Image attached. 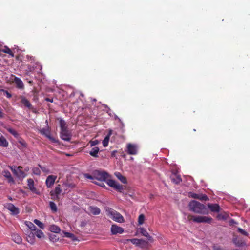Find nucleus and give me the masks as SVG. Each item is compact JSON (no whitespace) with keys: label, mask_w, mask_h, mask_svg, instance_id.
I'll return each mask as SVG.
<instances>
[{"label":"nucleus","mask_w":250,"mask_h":250,"mask_svg":"<svg viewBox=\"0 0 250 250\" xmlns=\"http://www.w3.org/2000/svg\"><path fill=\"white\" fill-rule=\"evenodd\" d=\"M95 179L100 181H105L111 187L114 188L117 191L122 192L124 190V186L119 184L115 181L111 179H108L109 174L104 171L94 170L93 173Z\"/></svg>","instance_id":"obj_1"},{"label":"nucleus","mask_w":250,"mask_h":250,"mask_svg":"<svg viewBox=\"0 0 250 250\" xmlns=\"http://www.w3.org/2000/svg\"><path fill=\"white\" fill-rule=\"evenodd\" d=\"M189 207L190 210L196 213L205 214L208 213L206 206L195 200L190 202Z\"/></svg>","instance_id":"obj_2"},{"label":"nucleus","mask_w":250,"mask_h":250,"mask_svg":"<svg viewBox=\"0 0 250 250\" xmlns=\"http://www.w3.org/2000/svg\"><path fill=\"white\" fill-rule=\"evenodd\" d=\"M107 215L116 222L123 223L125 221L123 216L120 213L112 208L107 210Z\"/></svg>","instance_id":"obj_3"},{"label":"nucleus","mask_w":250,"mask_h":250,"mask_svg":"<svg viewBox=\"0 0 250 250\" xmlns=\"http://www.w3.org/2000/svg\"><path fill=\"white\" fill-rule=\"evenodd\" d=\"M189 221L193 220L196 223H207L210 224L212 220V218L208 216H194L191 215H189L188 217Z\"/></svg>","instance_id":"obj_4"},{"label":"nucleus","mask_w":250,"mask_h":250,"mask_svg":"<svg viewBox=\"0 0 250 250\" xmlns=\"http://www.w3.org/2000/svg\"><path fill=\"white\" fill-rule=\"evenodd\" d=\"M9 167L10 168L13 173L19 178H24L27 176L25 172L22 170L23 167L21 166H18L16 168H15V167H13V166H9Z\"/></svg>","instance_id":"obj_5"},{"label":"nucleus","mask_w":250,"mask_h":250,"mask_svg":"<svg viewBox=\"0 0 250 250\" xmlns=\"http://www.w3.org/2000/svg\"><path fill=\"white\" fill-rule=\"evenodd\" d=\"M60 137L62 140L66 141H70L72 137V134L71 132L68 129L60 131Z\"/></svg>","instance_id":"obj_6"},{"label":"nucleus","mask_w":250,"mask_h":250,"mask_svg":"<svg viewBox=\"0 0 250 250\" xmlns=\"http://www.w3.org/2000/svg\"><path fill=\"white\" fill-rule=\"evenodd\" d=\"M189 197L194 199H199L201 201L209 200L208 197L206 195L203 194H197L191 192L189 193Z\"/></svg>","instance_id":"obj_7"},{"label":"nucleus","mask_w":250,"mask_h":250,"mask_svg":"<svg viewBox=\"0 0 250 250\" xmlns=\"http://www.w3.org/2000/svg\"><path fill=\"white\" fill-rule=\"evenodd\" d=\"M57 178V176L53 175H49L45 181V184L48 188H51L54 185L55 180Z\"/></svg>","instance_id":"obj_8"},{"label":"nucleus","mask_w":250,"mask_h":250,"mask_svg":"<svg viewBox=\"0 0 250 250\" xmlns=\"http://www.w3.org/2000/svg\"><path fill=\"white\" fill-rule=\"evenodd\" d=\"M127 152L130 155H136L137 153V148L135 145L128 144L127 145Z\"/></svg>","instance_id":"obj_9"},{"label":"nucleus","mask_w":250,"mask_h":250,"mask_svg":"<svg viewBox=\"0 0 250 250\" xmlns=\"http://www.w3.org/2000/svg\"><path fill=\"white\" fill-rule=\"evenodd\" d=\"M111 231L112 234L115 235L118 233L122 234L124 232V229L116 225H112L111 228Z\"/></svg>","instance_id":"obj_10"},{"label":"nucleus","mask_w":250,"mask_h":250,"mask_svg":"<svg viewBox=\"0 0 250 250\" xmlns=\"http://www.w3.org/2000/svg\"><path fill=\"white\" fill-rule=\"evenodd\" d=\"M62 190L61 188L60 185H58L55 188L54 191H51L50 192V195L54 199L55 198H58V195L60 194Z\"/></svg>","instance_id":"obj_11"},{"label":"nucleus","mask_w":250,"mask_h":250,"mask_svg":"<svg viewBox=\"0 0 250 250\" xmlns=\"http://www.w3.org/2000/svg\"><path fill=\"white\" fill-rule=\"evenodd\" d=\"M6 208L11 212V214L13 215H17L19 213V208L16 207L13 204H8L6 206Z\"/></svg>","instance_id":"obj_12"},{"label":"nucleus","mask_w":250,"mask_h":250,"mask_svg":"<svg viewBox=\"0 0 250 250\" xmlns=\"http://www.w3.org/2000/svg\"><path fill=\"white\" fill-rule=\"evenodd\" d=\"M14 77L13 83L16 84V87L20 89H23L24 84L21 79L15 76H14Z\"/></svg>","instance_id":"obj_13"},{"label":"nucleus","mask_w":250,"mask_h":250,"mask_svg":"<svg viewBox=\"0 0 250 250\" xmlns=\"http://www.w3.org/2000/svg\"><path fill=\"white\" fill-rule=\"evenodd\" d=\"M232 241L237 247H242L245 245L244 241L242 238H239L238 236H234L233 238Z\"/></svg>","instance_id":"obj_14"},{"label":"nucleus","mask_w":250,"mask_h":250,"mask_svg":"<svg viewBox=\"0 0 250 250\" xmlns=\"http://www.w3.org/2000/svg\"><path fill=\"white\" fill-rule=\"evenodd\" d=\"M88 210L91 214L94 215H99L101 212L100 208L95 206L88 207Z\"/></svg>","instance_id":"obj_15"},{"label":"nucleus","mask_w":250,"mask_h":250,"mask_svg":"<svg viewBox=\"0 0 250 250\" xmlns=\"http://www.w3.org/2000/svg\"><path fill=\"white\" fill-rule=\"evenodd\" d=\"M21 99V103L23 104L25 107H27L29 109H32V106L29 102V101L24 96H21L20 97Z\"/></svg>","instance_id":"obj_16"},{"label":"nucleus","mask_w":250,"mask_h":250,"mask_svg":"<svg viewBox=\"0 0 250 250\" xmlns=\"http://www.w3.org/2000/svg\"><path fill=\"white\" fill-rule=\"evenodd\" d=\"M28 186L29 189L33 193H37V189L34 187V181L31 179L29 178L27 180Z\"/></svg>","instance_id":"obj_17"},{"label":"nucleus","mask_w":250,"mask_h":250,"mask_svg":"<svg viewBox=\"0 0 250 250\" xmlns=\"http://www.w3.org/2000/svg\"><path fill=\"white\" fill-rule=\"evenodd\" d=\"M208 207L210 210L213 212H219L220 211V206L217 204H208Z\"/></svg>","instance_id":"obj_18"},{"label":"nucleus","mask_w":250,"mask_h":250,"mask_svg":"<svg viewBox=\"0 0 250 250\" xmlns=\"http://www.w3.org/2000/svg\"><path fill=\"white\" fill-rule=\"evenodd\" d=\"M62 187L65 191H67L69 189H73L76 187V185L73 183L68 182H63Z\"/></svg>","instance_id":"obj_19"},{"label":"nucleus","mask_w":250,"mask_h":250,"mask_svg":"<svg viewBox=\"0 0 250 250\" xmlns=\"http://www.w3.org/2000/svg\"><path fill=\"white\" fill-rule=\"evenodd\" d=\"M57 120L59 122V125L61 129L60 131L68 129V125L65 121L63 119L61 118H59L57 119Z\"/></svg>","instance_id":"obj_20"},{"label":"nucleus","mask_w":250,"mask_h":250,"mask_svg":"<svg viewBox=\"0 0 250 250\" xmlns=\"http://www.w3.org/2000/svg\"><path fill=\"white\" fill-rule=\"evenodd\" d=\"M2 174L4 176V177L7 179L8 182L9 183H11L14 182L13 178L12 177L10 172L8 170H4L2 171Z\"/></svg>","instance_id":"obj_21"},{"label":"nucleus","mask_w":250,"mask_h":250,"mask_svg":"<svg viewBox=\"0 0 250 250\" xmlns=\"http://www.w3.org/2000/svg\"><path fill=\"white\" fill-rule=\"evenodd\" d=\"M127 241L129 242H131L133 244H134L136 246H139L140 245V244H145L146 243V241L145 240H142V239H137V238H133V239H127L126 240Z\"/></svg>","instance_id":"obj_22"},{"label":"nucleus","mask_w":250,"mask_h":250,"mask_svg":"<svg viewBox=\"0 0 250 250\" xmlns=\"http://www.w3.org/2000/svg\"><path fill=\"white\" fill-rule=\"evenodd\" d=\"M115 176L119 180H120L123 183L126 184L127 183V180L126 178L122 175V174L119 172H116L114 173Z\"/></svg>","instance_id":"obj_23"},{"label":"nucleus","mask_w":250,"mask_h":250,"mask_svg":"<svg viewBox=\"0 0 250 250\" xmlns=\"http://www.w3.org/2000/svg\"><path fill=\"white\" fill-rule=\"evenodd\" d=\"M8 142L5 137L0 133V146L2 147H7Z\"/></svg>","instance_id":"obj_24"},{"label":"nucleus","mask_w":250,"mask_h":250,"mask_svg":"<svg viewBox=\"0 0 250 250\" xmlns=\"http://www.w3.org/2000/svg\"><path fill=\"white\" fill-rule=\"evenodd\" d=\"M12 240L17 244H20L22 242L21 237L17 233H14L12 235Z\"/></svg>","instance_id":"obj_25"},{"label":"nucleus","mask_w":250,"mask_h":250,"mask_svg":"<svg viewBox=\"0 0 250 250\" xmlns=\"http://www.w3.org/2000/svg\"><path fill=\"white\" fill-rule=\"evenodd\" d=\"M172 181L175 183L178 184L182 181L181 178L179 175L174 174L171 176Z\"/></svg>","instance_id":"obj_26"},{"label":"nucleus","mask_w":250,"mask_h":250,"mask_svg":"<svg viewBox=\"0 0 250 250\" xmlns=\"http://www.w3.org/2000/svg\"><path fill=\"white\" fill-rule=\"evenodd\" d=\"M49 230L52 232L58 233L60 232V228L57 225H52L49 227Z\"/></svg>","instance_id":"obj_27"},{"label":"nucleus","mask_w":250,"mask_h":250,"mask_svg":"<svg viewBox=\"0 0 250 250\" xmlns=\"http://www.w3.org/2000/svg\"><path fill=\"white\" fill-rule=\"evenodd\" d=\"M99 151V148L98 147H94L92 148L89 152V154L94 157H98V153Z\"/></svg>","instance_id":"obj_28"},{"label":"nucleus","mask_w":250,"mask_h":250,"mask_svg":"<svg viewBox=\"0 0 250 250\" xmlns=\"http://www.w3.org/2000/svg\"><path fill=\"white\" fill-rule=\"evenodd\" d=\"M0 51L3 53L8 54L12 57H13L14 56V53L12 52L11 49L6 46H4V48L1 49Z\"/></svg>","instance_id":"obj_29"},{"label":"nucleus","mask_w":250,"mask_h":250,"mask_svg":"<svg viewBox=\"0 0 250 250\" xmlns=\"http://www.w3.org/2000/svg\"><path fill=\"white\" fill-rule=\"evenodd\" d=\"M34 235H36L37 237L39 238H41L44 236L43 233L41 230H39L37 229H36V230H34V233H33Z\"/></svg>","instance_id":"obj_30"},{"label":"nucleus","mask_w":250,"mask_h":250,"mask_svg":"<svg viewBox=\"0 0 250 250\" xmlns=\"http://www.w3.org/2000/svg\"><path fill=\"white\" fill-rule=\"evenodd\" d=\"M26 225L31 230L34 231L36 230L37 229L35 225L30 221H26L25 222Z\"/></svg>","instance_id":"obj_31"},{"label":"nucleus","mask_w":250,"mask_h":250,"mask_svg":"<svg viewBox=\"0 0 250 250\" xmlns=\"http://www.w3.org/2000/svg\"><path fill=\"white\" fill-rule=\"evenodd\" d=\"M112 131L110 130L109 131V134L108 136H107L104 140L103 141V145L104 147H106L108 146V141H109V136L111 135Z\"/></svg>","instance_id":"obj_32"},{"label":"nucleus","mask_w":250,"mask_h":250,"mask_svg":"<svg viewBox=\"0 0 250 250\" xmlns=\"http://www.w3.org/2000/svg\"><path fill=\"white\" fill-rule=\"evenodd\" d=\"M40 132L42 135H44L47 138H48V136H50V135L49 130L45 128H42L41 129Z\"/></svg>","instance_id":"obj_33"},{"label":"nucleus","mask_w":250,"mask_h":250,"mask_svg":"<svg viewBox=\"0 0 250 250\" xmlns=\"http://www.w3.org/2000/svg\"><path fill=\"white\" fill-rule=\"evenodd\" d=\"M6 130L8 132L13 135L15 137H18V136H19V134L17 132V131L11 128H7Z\"/></svg>","instance_id":"obj_34"},{"label":"nucleus","mask_w":250,"mask_h":250,"mask_svg":"<svg viewBox=\"0 0 250 250\" xmlns=\"http://www.w3.org/2000/svg\"><path fill=\"white\" fill-rule=\"evenodd\" d=\"M49 207L51 208V209L53 211V212H56L57 210V207H56V205L55 204V203L52 201H50L49 202Z\"/></svg>","instance_id":"obj_35"},{"label":"nucleus","mask_w":250,"mask_h":250,"mask_svg":"<svg viewBox=\"0 0 250 250\" xmlns=\"http://www.w3.org/2000/svg\"><path fill=\"white\" fill-rule=\"evenodd\" d=\"M30 234H31V236H30V235H29L27 237V240L29 243L32 244L34 243V235L33 233H31Z\"/></svg>","instance_id":"obj_36"},{"label":"nucleus","mask_w":250,"mask_h":250,"mask_svg":"<svg viewBox=\"0 0 250 250\" xmlns=\"http://www.w3.org/2000/svg\"><path fill=\"white\" fill-rule=\"evenodd\" d=\"M33 173L36 175H40L41 174V170L40 168L35 167L32 169Z\"/></svg>","instance_id":"obj_37"},{"label":"nucleus","mask_w":250,"mask_h":250,"mask_svg":"<svg viewBox=\"0 0 250 250\" xmlns=\"http://www.w3.org/2000/svg\"><path fill=\"white\" fill-rule=\"evenodd\" d=\"M145 220V216L144 214H142L139 216L138 217V224L139 225H142L144 223Z\"/></svg>","instance_id":"obj_38"},{"label":"nucleus","mask_w":250,"mask_h":250,"mask_svg":"<svg viewBox=\"0 0 250 250\" xmlns=\"http://www.w3.org/2000/svg\"><path fill=\"white\" fill-rule=\"evenodd\" d=\"M34 222L38 225L41 229H43L44 228V225L40 221H39L38 219H35L34 220Z\"/></svg>","instance_id":"obj_39"},{"label":"nucleus","mask_w":250,"mask_h":250,"mask_svg":"<svg viewBox=\"0 0 250 250\" xmlns=\"http://www.w3.org/2000/svg\"><path fill=\"white\" fill-rule=\"evenodd\" d=\"M140 233L141 234L145 237L148 236L149 233L147 232L146 229L144 228L140 229Z\"/></svg>","instance_id":"obj_40"},{"label":"nucleus","mask_w":250,"mask_h":250,"mask_svg":"<svg viewBox=\"0 0 250 250\" xmlns=\"http://www.w3.org/2000/svg\"><path fill=\"white\" fill-rule=\"evenodd\" d=\"M238 231L244 236H247L248 235V233L240 228H238Z\"/></svg>","instance_id":"obj_41"},{"label":"nucleus","mask_w":250,"mask_h":250,"mask_svg":"<svg viewBox=\"0 0 250 250\" xmlns=\"http://www.w3.org/2000/svg\"><path fill=\"white\" fill-rule=\"evenodd\" d=\"M39 166L40 168L41 169V170L44 173H48L49 172V170L48 168H47L45 167L41 166V165H39Z\"/></svg>","instance_id":"obj_42"},{"label":"nucleus","mask_w":250,"mask_h":250,"mask_svg":"<svg viewBox=\"0 0 250 250\" xmlns=\"http://www.w3.org/2000/svg\"><path fill=\"white\" fill-rule=\"evenodd\" d=\"M50 240L53 242H56L58 240L59 238L56 236L55 234L50 235L49 236Z\"/></svg>","instance_id":"obj_43"},{"label":"nucleus","mask_w":250,"mask_h":250,"mask_svg":"<svg viewBox=\"0 0 250 250\" xmlns=\"http://www.w3.org/2000/svg\"><path fill=\"white\" fill-rule=\"evenodd\" d=\"M84 177L86 178L91 179V180H94L95 179V177H94V174H92V175H90L88 173H85L83 174Z\"/></svg>","instance_id":"obj_44"},{"label":"nucleus","mask_w":250,"mask_h":250,"mask_svg":"<svg viewBox=\"0 0 250 250\" xmlns=\"http://www.w3.org/2000/svg\"><path fill=\"white\" fill-rule=\"evenodd\" d=\"M48 139L50 141H51L52 142L54 143H58L59 142L58 139L53 138L50 135V136H48Z\"/></svg>","instance_id":"obj_45"},{"label":"nucleus","mask_w":250,"mask_h":250,"mask_svg":"<svg viewBox=\"0 0 250 250\" xmlns=\"http://www.w3.org/2000/svg\"><path fill=\"white\" fill-rule=\"evenodd\" d=\"M64 235L65 237H68V238H73V237H74V235L73 234L69 233V232H65L64 233Z\"/></svg>","instance_id":"obj_46"},{"label":"nucleus","mask_w":250,"mask_h":250,"mask_svg":"<svg viewBox=\"0 0 250 250\" xmlns=\"http://www.w3.org/2000/svg\"><path fill=\"white\" fill-rule=\"evenodd\" d=\"M89 144L91 146H94L98 144V141L97 140L90 141Z\"/></svg>","instance_id":"obj_47"},{"label":"nucleus","mask_w":250,"mask_h":250,"mask_svg":"<svg viewBox=\"0 0 250 250\" xmlns=\"http://www.w3.org/2000/svg\"><path fill=\"white\" fill-rule=\"evenodd\" d=\"M3 91L4 92V93H5L6 97L8 98H10L12 97V95L10 93H9L7 91L3 90Z\"/></svg>","instance_id":"obj_48"},{"label":"nucleus","mask_w":250,"mask_h":250,"mask_svg":"<svg viewBox=\"0 0 250 250\" xmlns=\"http://www.w3.org/2000/svg\"><path fill=\"white\" fill-rule=\"evenodd\" d=\"M93 183H95V184L96 185H98L103 188H104L105 187V185L104 184V183H98L97 182H93Z\"/></svg>","instance_id":"obj_49"},{"label":"nucleus","mask_w":250,"mask_h":250,"mask_svg":"<svg viewBox=\"0 0 250 250\" xmlns=\"http://www.w3.org/2000/svg\"><path fill=\"white\" fill-rule=\"evenodd\" d=\"M146 237H147V239L150 241L153 242V239L151 236H150L149 234H148V236L147 235Z\"/></svg>","instance_id":"obj_50"},{"label":"nucleus","mask_w":250,"mask_h":250,"mask_svg":"<svg viewBox=\"0 0 250 250\" xmlns=\"http://www.w3.org/2000/svg\"><path fill=\"white\" fill-rule=\"evenodd\" d=\"M147 245V242L146 241L145 244H143L141 243V244H140V245L138 246H140L141 248H144V247H146Z\"/></svg>","instance_id":"obj_51"},{"label":"nucleus","mask_w":250,"mask_h":250,"mask_svg":"<svg viewBox=\"0 0 250 250\" xmlns=\"http://www.w3.org/2000/svg\"><path fill=\"white\" fill-rule=\"evenodd\" d=\"M213 249L214 250H224L222 248L218 246H214Z\"/></svg>","instance_id":"obj_52"},{"label":"nucleus","mask_w":250,"mask_h":250,"mask_svg":"<svg viewBox=\"0 0 250 250\" xmlns=\"http://www.w3.org/2000/svg\"><path fill=\"white\" fill-rule=\"evenodd\" d=\"M45 100L47 102H50L52 103L53 102V98H46L45 99Z\"/></svg>","instance_id":"obj_53"},{"label":"nucleus","mask_w":250,"mask_h":250,"mask_svg":"<svg viewBox=\"0 0 250 250\" xmlns=\"http://www.w3.org/2000/svg\"><path fill=\"white\" fill-rule=\"evenodd\" d=\"M116 152H117L116 150L113 151L112 152V153H111V156L112 157H115V154H116Z\"/></svg>","instance_id":"obj_54"},{"label":"nucleus","mask_w":250,"mask_h":250,"mask_svg":"<svg viewBox=\"0 0 250 250\" xmlns=\"http://www.w3.org/2000/svg\"><path fill=\"white\" fill-rule=\"evenodd\" d=\"M3 113L2 112L1 109L0 108V118H2L3 117Z\"/></svg>","instance_id":"obj_55"},{"label":"nucleus","mask_w":250,"mask_h":250,"mask_svg":"<svg viewBox=\"0 0 250 250\" xmlns=\"http://www.w3.org/2000/svg\"><path fill=\"white\" fill-rule=\"evenodd\" d=\"M29 167H25V169H24V172H25V171L27 172V171H29Z\"/></svg>","instance_id":"obj_56"}]
</instances>
